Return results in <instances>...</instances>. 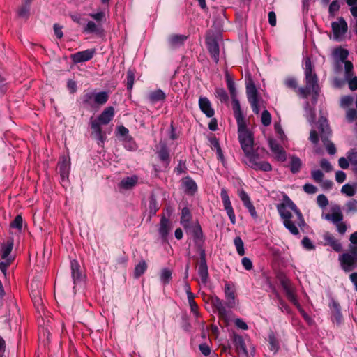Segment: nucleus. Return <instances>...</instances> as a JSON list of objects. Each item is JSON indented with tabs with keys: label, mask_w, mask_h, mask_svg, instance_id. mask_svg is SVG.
Here are the masks:
<instances>
[{
	"label": "nucleus",
	"mask_w": 357,
	"mask_h": 357,
	"mask_svg": "<svg viewBox=\"0 0 357 357\" xmlns=\"http://www.w3.org/2000/svg\"><path fill=\"white\" fill-rule=\"evenodd\" d=\"M277 210L285 228L294 236L299 235L298 227L302 229L305 222L296 204L285 196L283 202L277 205Z\"/></svg>",
	"instance_id": "nucleus-1"
},
{
	"label": "nucleus",
	"mask_w": 357,
	"mask_h": 357,
	"mask_svg": "<svg viewBox=\"0 0 357 357\" xmlns=\"http://www.w3.org/2000/svg\"><path fill=\"white\" fill-rule=\"evenodd\" d=\"M224 291L227 307L229 308L234 307L236 305L234 285L233 284L226 282L225 284Z\"/></svg>",
	"instance_id": "nucleus-15"
},
{
	"label": "nucleus",
	"mask_w": 357,
	"mask_h": 357,
	"mask_svg": "<svg viewBox=\"0 0 357 357\" xmlns=\"http://www.w3.org/2000/svg\"><path fill=\"white\" fill-rule=\"evenodd\" d=\"M220 196L222 202V204L224 206V209L226 211L227 214L231 221V222L234 225L236 223V215L233 209L231 202L230 201L229 197L227 190L225 188H222L220 192Z\"/></svg>",
	"instance_id": "nucleus-10"
},
{
	"label": "nucleus",
	"mask_w": 357,
	"mask_h": 357,
	"mask_svg": "<svg viewBox=\"0 0 357 357\" xmlns=\"http://www.w3.org/2000/svg\"><path fill=\"white\" fill-rule=\"evenodd\" d=\"M212 149L216 151L218 159L222 161L224 160V155L221 149L218 139L215 137H211L208 138Z\"/></svg>",
	"instance_id": "nucleus-29"
},
{
	"label": "nucleus",
	"mask_w": 357,
	"mask_h": 357,
	"mask_svg": "<svg viewBox=\"0 0 357 357\" xmlns=\"http://www.w3.org/2000/svg\"><path fill=\"white\" fill-rule=\"evenodd\" d=\"M188 301L189 305L190 307L191 312L195 314V317H198L199 316L198 305H197L196 302L195 301V295L190 294V296L188 297Z\"/></svg>",
	"instance_id": "nucleus-44"
},
{
	"label": "nucleus",
	"mask_w": 357,
	"mask_h": 357,
	"mask_svg": "<svg viewBox=\"0 0 357 357\" xmlns=\"http://www.w3.org/2000/svg\"><path fill=\"white\" fill-rule=\"evenodd\" d=\"M323 239L325 241V244L330 245L335 252L342 250V244L330 232H325L323 235Z\"/></svg>",
	"instance_id": "nucleus-19"
},
{
	"label": "nucleus",
	"mask_w": 357,
	"mask_h": 357,
	"mask_svg": "<svg viewBox=\"0 0 357 357\" xmlns=\"http://www.w3.org/2000/svg\"><path fill=\"white\" fill-rule=\"evenodd\" d=\"M172 229V224L169 220L162 216L160 220V227H159V234L162 238L166 239L169 231Z\"/></svg>",
	"instance_id": "nucleus-23"
},
{
	"label": "nucleus",
	"mask_w": 357,
	"mask_h": 357,
	"mask_svg": "<svg viewBox=\"0 0 357 357\" xmlns=\"http://www.w3.org/2000/svg\"><path fill=\"white\" fill-rule=\"evenodd\" d=\"M191 220H192V214H191L189 208L187 207L183 208L181 211V220H180V222H181V225L185 229L190 228V225H192L191 223Z\"/></svg>",
	"instance_id": "nucleus-27"
},
{
	"label": "nucleus",
	"mask_w": 357,
	"mask_h": 357,
	"mask_svg": "<svg viewBox=\"0 0 357 357\" xmlns=\"http://www.w3.org/2000/svg\"><path fill=\"white\" fill-rule=\"evenodd\" d=\"M23 225V219L20 215H17L13 221L10 223L12 228H16L19 231H21Z\"/></svg>",
	"instance_id": "nucleus-51"
},
{
	"label": "nucleus",
	"mask_w": 357,
	"mask_h": 357,
	"mask_svg": "<svg viewBox=\"0 0 357 357\" xmlns=\"http://www.w3.org/2000/svg\"><path fill=\"white\" fill-rule=\"evenodd\" d=\"M215 95L221 102H226L228 100V95L226 91L223 89H217L215 91Z\"/></svg>",
	"instance_id": "nucleus-57"
},
{
	"label": "nucleus",
	"mask_w": 357,
	"mask_h": 357,
	"mask_svg": "<svg viewBox=\"0 0 357 357\" xmlns=\"http://www.w3.org/2000/svg\"><path fill=\"white\" fill-rule=\"evenodd\" d=\"M336 310L333 312L332 315V321H335L339 324L342 322V315L337 305H336Z\"/></svg>",
	"instance_id": "nucleus-61"
},
{
	"label": "nucleus",
	"mask_w": 357,
	"mask_h": 357,
	"mask_svg": "<svg viewBox=\"0 0 357 357\" xmlns=\"http://www.w3.org/2000/svg\"><path fill=\"white\" fill-rule=\"evenodd\" d=\"M349 55V52L347 50L337 47L333 50V56L335 59H340L341 61H344L347 60Z\"/></svg>",
	"instance_id": "nucleus-37"
},
{
	"label": "nucleus",
	"mask_w": 357,
	"mask_h": 357,
	"mask_svg": "<svg viewBox=\"0 0 357 357\" xmlns=\"http://www.w3.org/2000/svg\"><path fill=\"white\" fill-rule=\"evenodd\" d=\"M172 272L170 269L165 268L161 270L160 279L164 286L168 284L172 278Z\"/></svg>",
	"instance_id": "nucleus-36"
},
{
	"label": "nucleus",
	"mask_w": 357,
	"mask_h": 357,
	"mask_svg": "<svg viewBox=\"0 0 357 357\" xmlns=\"http://www.w3.org/2000/svg\"><path fill=\"white\" fill-rule=\"evenodd\" d=\"M354 98L351 96H344L340 98V105L342 108H347L352 105Z\"/></svg>",
	"instance_id": "nucleus-49"
},
{
	"label": "nucleus",
	"mask_w": 357,
	"mask_h": 357,
	"mask_svg": "<svg viewBox=\"0 0 357 357\" xmlns=\"http://www.w3.org/2000/svg\"><path fill=\"white\" fill-rule=\"evenodd\" d=\"M147 268V265L145 261H140L135 268L134 275L136 278L140 277L144 273Z\"/></svg>",
	"instance_id": "nucleus-41"
},
{
	"label": "nucleus",
	"mask_w": 357,
	"mask_h": 357,
	"mask_svg": "<svg viewBox=\"0 0 357 357\" xmlns=\"http://www.w3.org/2000/svg\"><path fill=\"white\" fill-rule=\"evenodd\" d=\"M90 17L95 20L98 24L105 19V14L103 11L89 14Z\"/></svg>",
	"instance_id": "nucleus-60"
},
{
	"label": "nucleus",
	"mask_w": 357,
	"mask_h": 357,
	"mask_svg": "<svg viewBox=\"0 0 357 357\" xmlns=\"http://www.w3.org/2000/svg\"><path fill=\"white\" fill-rule=\"evenodd\" d=\"M199 106L201 111L207 117L211 118L214 115V110L211 107L210 100L207 98L200 97L199 99Z\"/></svg>",
	"instance_id": "nucleus-20"
},
{
	"label": "nucleus",
	"mask_w": 357,
	"mask_h": 357,
	"mask_svg": "<svg viewBox=\"0 0 357 357\" xmlns=\"http://www.w3.org/2000/svg\"><path fill=\"white\" fill-rule=\"evenodd\" d=\"M96 54L95 49H87L71 54L70 58L73 63H79L91 60Z\"/></svg>",
	"instance_id": "nucleus-12"
},
{
	"label": "nucleus",
	"mask_w": 357,
	"mask_h": 357,
	"mask_svg": "<svg viewBox=\"0 0 357 357\" xmlns=\"http://www.w3.org/2000/svg\"><path fill=\"white\" fill-rule=\"evenodd\" d=\"M134 81H135V73L132 70L129 69L127 71L126 83L127 89L128 91H131L132 89L133 85H134Z\"/></svg>",
	"instance_id": "nucleus-42"
},
{
	"label": "nucleus",
	"mask_w": 357,
	"mask_h": 357,
	"mask_svg": "<svg viewBox=\"0 0 357 357\" xmlns=\"http://www.w3.org/2000/svg\"><path fill=\"white\" fill-rule=\"evenodd\" d=\"M347 158H348L351 167H354L357 164V151L355 149L349 150L347 153Z\"/></svg>",
	"instance_id": "nucleus-46"
},
{
	"label": "nucleus",
	"mask_w": 357,
	"mask_h": 357,
	"mask_svg": "<svg viewBox=\"0 0 357 357\" xmlns=\"http://www.w3.org/2000/svg\"><path fill=\"white\" fill-rule=\"evenodd\" d=\"M30 8L28 6L22 5L17 10V15L20 17L27 19L29 15Z\"/></svg>",
	"instance_id": "nucleus-54"
},
{
	"label": "nucleus",
	"mask_w": 357,
	"mask_h": 357,
	"mask_svg": "<svg viewBox=\"0 0 357 357\" xmlns=\"http://www.w3.org/2000/svg\"><path fill=\"white\" fill-rule=\"evenodd\" d=\"M342 269L350 272L357 268V246H350L349 250L338 257Z\"/></svg>",
	"instance_id": "nucleus-5"
},
{
	"label": "nucleus",
	"mask_w": 357,
	"mask_h": 357,
	"mask_svg": "<svg viewBox=\"0 0 357 357\" xmlns=\"http://www.w3.org/2000/svg\"><path fill=\"white\" fill-rule=\"evenodd\" d=\"M268 342L269 344V349L275 354L280 349L278 340H277L275 334L271 332L268 336Z\"/></svg>",
	"instance_id": "nucleus-34"
},
{
	"label": "nucleus",
	"mask_w": 357,
	"mask_h": 357,
	"mask_svg": "<svg viewBox=\"0 0 357 357\" xmlns=\"http://www.w3.org/2000/svg\"><path fill=\"white\" fill-rule=\"evenodd\" d=\"M326 219L328 220H331L333 224L337 225L343 220V215L338 208L337 210L334 211L331 214H326Z\"/></svg>",
	"instance_id": "nucleus-33"
},
{
	"label": "nucleus",
	"mask_w": 357,
	"mask_h": 357,
	"mask_svg": "<svg viewBox=\"0 0 357 357\" xmlns=\"http://www.w3.org/2000/svg\"><path fill=\"white\" fill-rule=\"evenodd\" d=\"M304 73L305 86L298 89V94L303 98H307L310 93L317 96L319 91L318 77L314 70L311 59L309 57L305 59Z\"/></svg>",
	"instance_id": "nucleus-3"
},
{
	"label": "nucleus",
	"mask_w": 357,
	"mask_h": 357,
	"mask_svg": "<svg viewBox=\"0 0 357 357\" xmlns=\"http://www.w3.org/2000/svg\"><path fill=\"white\" fill-rule=\"evenodd\" d=\"M187 39V37L184 35H172L169 38V44L173 47H177L182 45L185 40Z\"/></svg>",
	"instance_id": "nucleus-31"
},
{
	"label": "nucleus",
	"mask_w": 357,
	"mask_h": 357,
	"mask_svg": "<svg viewBox=\"0 0 357 357\" xmlns=\"http://www.w3.org/2000/svg\"><path fill=\"white\" fill-rule=\"evenodd\" d=\"M340 8V5L339 3V1L337 0H333L329 5V8H328L329 15L331 17H334L335 15V13L339 10Z\"/></svg>",
	"instance_id": "nucleus-50"
},
{
	"label": "nucleus",
	"mask_w": 357,
	"mask_h": 357,
	"mask_svg": "<svg viewBox=\"0 0 357 357\" xmlns=\"http://www.w3.org/2000/svg\"><path fill=\"white\" fill-rule=\"evenodd\" d=\"M331 27L333 38L337 40H340L343 38L348 29L347 24L342 17L339 18L337 22H332Z\"/></svg>",
	"instance_id": "nucleus-11"
},
{
	"label": "nucleus",
	"mask_w": 357,
	"mask_h": 357,
	"mask_svg": "<svg viewBox=\"0 0 357 357\" xmlns=\"http://www.w3.org/2000/svg\"><path fill=\"white\" fill-rule=\"evenodd\" d=\"M109 99L106 91L96 92L86 91L81 97L83 106L87 109H93L105 105Z\"/></svg>",
	"instance_id": "nucleus-4"
},
{
	"label": "nucleus",
	"mask_w": 357,
	"mask_h": 357,
	"mask_svg": "<svg viewBox=\"0 0 357 357\" xmlns=\"http://www.w3.org/2000/svg\"><path fill=\"white\" fill-rule=\"evenodd\" d=\"M189 231L195 238V241L202 240L203 237V233L200 225L198 222H195L190 225V228L185 229Z\"/></svg>",
	"instance_id": "nucleus-30"
},
{
	"label": "nucleus",
	"mask_w": 357,
	"mask_h": 357,
	"mask_svg": "<svg viewBox=\"0 0 357 357\" xmlns=\"http://www.w3.org/2000/svg\"><path fill=\"white\" fill-rule=\"evenodd\" d=\"M232 107L234 111V117L236 119L237 126L242 125L243 123H245V120L244 119L243 114L241 112V105L239 101L234 98L232 100Z\"/></svg>",
	"instance_id": "nucleus-21"
},
{
	"label": "nucleus",
	"mask_w": 357,
	"mask_h": 357,
	"mask_svg": "<svg viewBox=\"0 0 357 357\" xmlns=\"http://www.w3.org/2000/svg\"><path fill=\"white\" fill-rule=\"evenodd\" d=\"M238 195L242 201L243 206L248 210L250 215L253 218H257L258 216L257 211L247 192H245L244 190L241 189L238 190Z\"/></svg>",
	"instance_id": "nucleus-14"
},
{
	"label": "nucleus",
	"mask_w": 357,
	"mask_h": 357,
	"mask_svg": "<svg viewBox=\"0 0 357 357\" xmlns=\"http://www.w3.org/2000/svg\"><path fill=\"white\" fill-rule=\"evenodd\" d=\"M346 118L348 122H353L357 118V111L354 109H349L347 111Z\"/></svg>",
	"instance_id": "nucleus-59"
},
{
	"label": "nucleus",
	"mask_w": 357,
	"mask_h": 357,
	"mask_svg": "<svg viewBox=\"0 0 357 357\" xmlns=\"http://www.w3.org/2000/svg\"><path fill=\"white\" fill-rule=\"evenodd\" d=\"M234 243L236 249L237 253L240 256L245 255L244 243L240 236H236L234 239Z\"/></svg>",
	"instance_id": "nucleus-40"
},
{
	"label": "nucleus",
	"mask_w": 357,
	"mask_h": 357,
	"mask_svg": "<svg viewBox=\"0 0 357 357\" xmlns=\"http://www.w3.org/2000/svg\"><path fill=\"white\" fill-rule=\"evenodd\" d=\"M320 167L326 172H330L333 170L332 165L326 159H322L320 161Z\"/></svg>",
	"instance_id": "nucleus-62"
},
{
	"label": "nucleus",
	"mask_w": 357,
	"mask_h": 357,
	"mask_svg": "<svg viewBox=\"0 0 357 357\" xmlns=\"http://www.w3.org/2000/svg\"><path fill=\"white\" fill-rule=\"evenodd\" d=\"M211 304L217 310L218 314L222 317H225L227 315V311L222 301L218 296H213L211 298Z\"/></svg>",
	"instance_id": "nucleus-25"
},
{
	"label": "nucleus",
	"mask_w": 357,
	"mask_h": 357,
	"mask_svg": "<svg viewBox=\"0 0 357 357\" xmlns=\"http://www.w3.org/2000/svg\"><path fill=\"white\" fill-rule=\"evenodd\" d=\"M114 116V109L113 107H106L102 113L98 116L97 119H90V127L92 130L91 135L98 141V145L104 144L107 139L106 132H104L101 128V125L108 124Z\"/></svg>",
	"instance_id": "nucleus-2"
},
{
	"label": "nucleus",
	"mask_w": 357,
	"mask_h": 357,
	"mask_svg": "<svg viewBox=\"0 0 357 357\" xmlns=\"http://www.w3.org/2000/svg\"><path fill=\"white\" fill-rule=\"evenodd\" d=\"M124 147L129 151H135L137 149V144L130 136H126L123 139Z\"/></svg>",
	"instance_id": "nucleus-43"
},
{
	"label": "nucleus",
	"mask_w": 357,
	"mask_h": 357,
	"mask_svg": "<svg viewBox=\"0 0 357 357\" xmlns=\"http://www.w3.org/2000/svg\"><path fill=\"white\" fill-rule=\"evenodd\" d=\"M319 130L320 131L321 140L323 141L328 153L330 155H334L336 153V148L334 144L328 139L331 134V129L326 119L321 118L319 119Z\"/></svg>",
	"instance_id": "nucleus-7"
},
{
	"label": "nucleus",
	"mask_w": 357,
	"mask_h": 357,
	"mask_svg": "<svg viewBox=\"0 0 357 357\" xmlns=\"http://www.w3.org/2000/svg\"><path fill=\"white\" fill-rule=\"evenodd\" d=\"M347 210L348 212L356 211H357V201L355 199H351L346 204Z\"/></svg>",
	"instance_id": "nucleus-63"
},
{
	"label": "nucleus",
	"mask_w": 357,
	"mask_h": 357,
	"mask_svg": "<svg viewBox=\"0 0 357 357\" xmlns=\"http://www.w3.org/2000/svg\"><path fill=\"white\" fill-rule=\"evenodd\" d=\"M206 45L208 50L215 63H218L219 61V45L218 42L212 38H209L206 39Z\"/></svg>",
	"instance_id": "nucleus-17"
},
{
	"label": "nucleus",
	"mask_w": 357,
	"mask_h": 357,
	"mask_svg": "<svg viewBox=\"0 0 357 357\" xmlns=\"http://www.w3.org/2000/svg\"><path fill=\"white\" fill-rule=\"evenodd\" d=\"M301 244L307 250H312L315 248L314 245L308 237H304L301 241Z\"/></svg>",
	"instance_id": "nucleus-58"
},
{
	"label": "nucleus",
	"mask_w": 357,
	"mask_h": 357,
	"mask_svg": "<svg viewBox=\"0 0 357 357\" xmlns=\"http://www.w3.org/2000/svg\"><path fill=\"white\" fill-rule=\"evenodd\" d=\"M248 158V165L255 170H260L263 172H270L272 167L268 162L260 161L258 154H255L252 151L249 154H245Z\"/></svg>",
	"instance_id": "nucleus-8"
},
{
	"label": "nucleus",
	"mask_w": 357,
	"mask_h": 357,
	"mask_svg": "<svg viewBox=\"0 0 357 357\" xmlns=\"http://www.w3.org/2000/svg\"><path fill=\"white\" fill-rule=\"evenodd\" d=\"M285 85L290 89L297 88V81L294 77H287L284 81Z\"/></svg>",
	"instance_id": "nucleus-64"
},
{
	"label": "nucleus",
	"mask_w": 357,
	"mask_h": 357,
	"mask_svg": "<svg viewBox=\"0 0 357 357\" xmlns=\"http://www.w3.org/2000/svg\"><path fill=\"white\" fill-rule=\"evenodd\" d=\"M13 248V239L9 238L6 243H1L0 254L3 259H12L9 255Z\"/></svg>",
	"instance_id": "nucleus-24"
},
{
	"label": "nucleus",
	"mask_w": 357,
	"mask_h": 357,
	"mask_svg": "<svg viewBox=\"0 0 357 357\" xmlns=\"http://www.w3.org/2000/svg\"><path fill=\"white\" fill-rule=\"evenodd\" d=\"M238 135L241 149L245 154H249L253 151V135L247 128L246 123L238 126Z\"/></svg>",
	"instance_id": "nucleus-6"
},
{
	"label": "nucleus",
	"mask_w": 357,
	"mask_h": 357,
	"mask_svg": "<svg viewBox=\"0 0 357 357\" xmlns=\"http://www.w3.org/2000/svg\"><path fill=\"white\" fill-rule=\"evenodd\" d=\"M149 98L153 102H158L165 98V94L162 90L158 89L149 94Z\"/></svg>",
	"instance_id": "nucleus-39"
},
{
	"label": "nucleus",
	"mask_w": 357,
	"mask_h": 357,
	"mask_svg": "<svg viewBox=\"0 0 357 357\" xmlns=\"http://www.w3.org/2000/svg\"><path fill=\"white\" fill-rule=\"evenodd\" d=\"M302 162L299 158L296 156H292L291 157V162H290V169L292 172V173L296 174L298 173L301 167Z\"/></svg>",
	"instance_id": "nucleus-38"
},
{
	"label": "nucleus",
	"mask_w": 357,
	"mask_h": 357,
	"mask_svg": "<svg viewBox=\"0 0 357 357\" xmlns=\"http://www.w3.org/2000/svg\"><path fill=\"white\" fill-rule=\"evenodd\" d=\"M59 169L61 180L63 182L68 177L70 172V161L68 158L66 157L62 158L59 162Z\"/></svg>",
	"instance_id": "nucleus-22"
},
{
	"label": "nucleus",
	"mask_w": 357,
	"mask_h": 357,
	"mask_svg": "<svg viewBox=\"0 0 357 357\" xmlns=\"http://www.w3.org/2000/svg\"><path fill=\"white\" fill-rule=\"evenodd\" d=\"M282 287L284 290L288 299L296 306L300 307V303L296 298L294 290L288 281L282 280Z\"/></svg>",
	"instance_id": "nucleus-18"
},
{
	"label": "nucleus",
	"mask_w": 357,
	"mask_h": 357,
	"mask_svg": "<svg viewBox=\"0 0 357 357\" xmlns=\"http://www.w3.org/2000/svg\"><path fill=\"white\" fill-rule=\"evenodd\" d=\"M71 275L74 284H77L81 280L82 274L79 271V265L77 261L73 260L70 263Z\"/></svg>",
	"instance_id": "nucleus-28"
},
{
	"label": "nucleus",
	"mask_w": 357,
	"mask_h": 357,
	"mask_svg": "<svg viewBox=\"0 0 357 357\" xmlns=\"http://www.w3.org/2000/svg\"><path fill=\"white\" fill-rule=\"evenodd\" d=\"M100 24L93 21H89L83 29V32L86 33H98L100 31Z\"/></svg>",
	"instance_id": "nucleus-32"
},
{
	"label": "nucleus",
	"mask_w": 357,
	"mask_h": 357,
	"mask_svg": "<svg viewBox=\"0 0 357 357\" xmlns=\"http://www.w3.org/2000/svg\"><path fill=\"white\" fill-rule=\"evenodd\" d=\"M158 153L160 160L164 162L169 161V154L168 149L166 146H162Z\"/></svg>",
	"instance_id": "nucleus-48"
},
{
	"label": "nucleus",
	"mask_w": 357,
	"mask_h": 357,
	"mask_svg": "<svg viewBox=\"0 0 357 357\" xmlns=\"http://www.w3.org/2000/svg\"><path fill=\"white\" fill-rule=\"evenodd\" d=\"M185 189L191 193H194L197 190L196 183L191 178H187L184 181Z\"/></svg>",
	"instance_id": "nucleus-45"
},
{
	"label": "nucleus",
	"mask_w": 357,
	"mask_h": 357,
	"mask_svg": "<svg viewBox=\"0 0 357 357\" xmlns=\"http://www.w3.org/2000/svg\"><path fill=\"white\" fill-rule=\"evenodd\" d=\"M311 176L313 180L317 183H321L324 178V174L321 170L316 169L311 172Z\"/></svg>",
	"instance_id": "nucleus-55"
},
{
	"label": "nucleus",
	"mask_w": 357,
	"mask_h": 357,
	"mask_svg": "<svg viewBox=\"0 0 357 357\" xmlns=\"http://www.w3.org/2000/svg\"><path fill=\"white\" fill-rule=\"evenodd\" d=\"M317 204L321 208H326L328 204V200L324 195H319L317 197Z\"/></svg>",
	"instance_id": "nucleus-56"
},
{
	"label": "nucleus",
	"mask_w": 357,
	"mask_h": 357,
	"mask_svg": "<svg viewBox=\"0 0 357 357\" xmlns=\"http://www.w3.org/2000/svg\"><path fill=\"white\" fill-rule=\"evenodd\" d=\"M343 62L344 63L345 77L350 78L353 75V64L348 60Z\"/></svg>",
	"instance_id": "nucleus-53"
},
{
	"label": "nucleus",
	"mask_w": 357,
	"mask_h": 357,
	"mask_svg": "<svg viewBox=\"0 0 357 357\" xmlns=\"http://www.w3.org/2000/svg\"><path fill=\"white\" fill-rule=\"evenodd\" d=\"M261 121L264 126H268L271 122V116L268 110H264L261 114Z\"/></svg>",
	"instance_id": "nucleus-52"
},
{
	"label": "nucleus",
	"mask_w": 357,
	"mask_h": 357,
	"mask_svg": "<svg viewBox=\"0 0 357 357\" xmlns=\"http://www.w3.org/2000/svg\"><path fill=\"white\" fill-rule=\"evenodd\" d=\"M138 177L135 175L128 176L121 180L119 184L120 188L124 190H129L132 188L137 183Z\"/></svg>",
	"instance_id": "nucleus-26"
},
{
	"label": "nucleus",
	"mask_w": 357,
	"mask_h": 357,
	"mask_svg": "<svg viewBox=\"0 0 357 357\" xmlns=\"http://www.w3.org/2000/svg\"><path fill=\"white\" fill-rule=\"evenodd\" d=\"M198 274L201 278L202 282L206 284L208 278V272L205 251L204 250H202L200 253V261L198 268Z\"/></svg>",
	"instance_id": "nucleus-13"
},
{
	"label": "nucleus",
	"mask_w": 357,
	"mask_h": 357,
	"mask_svg": "<svg viewBox=\"0 0 357 357\" xmlns=\"http://www.w3.org/2000/svg\"><path fill=\"white\" fill-rule=\"evenodd\" d=\"M234 342L236 349L241 351L243 354L247 355L248 351L244 340L241 335H236L234 339Z\"/></svg>",
	"instance_id": "nucleus-35"
},
{
	"label": "nucleus",
	"mask_w": 357,
	"mask_h": 357,
	"mask_svg": "<svg viewBox=\"0 0 357 357\" xmlns=\"http://www.w3.org/2000/svg\"><path fill=\"white\" fill-rule=\"evenodd\" d=\"M341 192L347 197H352L355 195V188L350 184H345L341 188Z\"/></svg>",
	"instance_id": "nucleus-47"
},
{
	"label": "nucleus",
	"mask_w": 357,
	"mask_h": 357,
	"mask_svg": "<svg viewBox=\"0 0 357 357\" xmlns=\"http://www.w3.org/2000/svg\"><path fill=\"white\" fill-rule=\"evenodd\" d=\"M269 146L271 151L275 155V158L277 160L283 162L286 160L287 155L285 151L282 149V147L279 145L275 140L270 139L269 140Z\"/></svg>",
	"instance_id": "nucleus-16"
},
{
	"label": "nucleus",
	"mask_w": 357,
	"mask_h": 357,
	"mask_svg": "<svg viewBox=\"0 0 357 357\" xmlns=\"http://www.w3.org/2000/svg\"><path fill=\"white\" fill-rule=\"evenodd\" d=\"M246 93L248 102H250L253 112L258 114L260 111L257 91L253 84L247 86Z\"/></svg>",
	"instance_id": "nucleus-9"
}]
</instances>
